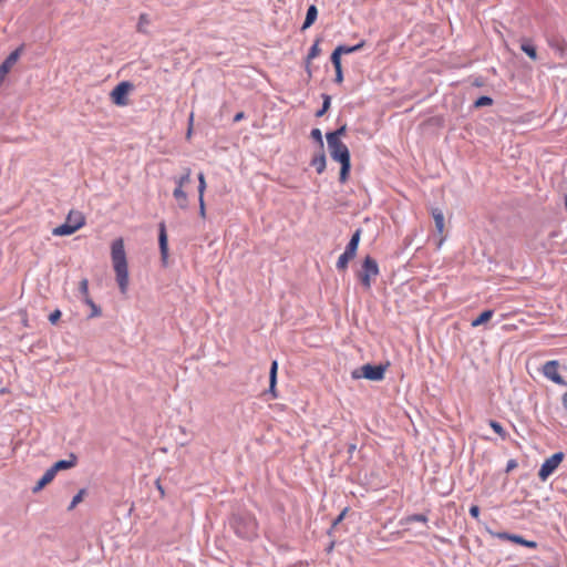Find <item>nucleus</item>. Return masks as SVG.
<instances>
[{
	"mask_svg": "<svg viewBox=\"0 0 567 567\" xmlns=\"http://www.w3.org/2000/svg\"><path fill=\"white\" fill-rule=\"evenodd\" d=\"M516 466H517L516 461L511 460V461L507 463L506 472L512 471V470H513V468H515Z\"/></svg>",
	"mask_w": 567,
	"mask_h": 567,
	"instance_id": "nucleus-43",
	"label": "nucleus"
},
{
	"mask_svg": "<svg viewBox=\"0 0 567 567\" xmlns=\"http://www.w3.org/2000/svg\"><path fill=\"white\" fill-rule=\"evenodd\" d=\"M7 0H0V4H3Z\"/></svg>",
	"mask_w": 567,
	"mask_h": 567,
	"instance_id": "nucleus-48",
	"label": "nucleus"
},
{
	"mask_svg": "<svg viewBox=\"0 0 567 567\" xmlns=\"http://www.w3.org/2000/svg\"><path fill=\"white\" fill-rule=\"evenodd\" d=\"M245 117L244 112H239L234 116V122H239Z\"/></svg>",
	"mask_w": 567,
	"mask_h": 567,
	"instance_id": "nucleus-46",
	"label": "nucleus"
},
{
	"mask_svg": "<svg viewBox=\"0 0 567 567\" xmlns=\"http://www.w3.org/2000/svg\"><path fill=\"white\" fill-rule=\"evenodd\" d=\"M330 150V155L333 161L339 162L341 164L340 169V182L344 184L348 181L351 161H350V152L347 145L342 142H332L327 141Z\"/></svg>",
	"mask_w": 567,
	"mask_h": 567,
	"instance_id": "nucleus-2",
	"label": "nucleus"
},
{
	"mask_svg": "<svg viewBox=\"0 0 567 567\" xmlns=\"http://www.w3.org/2000/svg\"><path fill=\"white\" fill-rule=\"evenodd\" d=\"M320 51L319 40H317L308 52L307 62L309 63L312 59L317 58L320 54Z\"/></svg>",
	"mask_w": 567,
	"mask_h": 567,
	"instance_id": "nucleus-28",
	"label": "nucleus"
},
{
	"mask_svg": "<svg viewBox=\"0 0 567 567\" xmlns=\"http://www.w3.org/2000/svg\"><path fill=\"white\" fill-rule=\"evenodd\" d=\"M346 130H347V127H346V125H343L334 132L327 133V135H326L327 141L341 142L340 137L342 135H344Z\"/></svg>",
	"mask_w": 567,
	"mask_h": 567,
	"instance_id": "nucleus-24",
	"label": "nucleus"
},
{
	"mask_svg": "<svg viewBox=\"0 0 567 567\" xmlns=\"http://www.w3.org/2000/svg\"><path fill=\"white\" fill-rule=\"evenodd\" d=\"M198 204H199V216L205 219L206 218V205L205 199L203 197H198Z\"/></svg>",
	"mask_w": 567,
	"mask_h": 567,
	"instance_id": "nucleus-38",
	"label": "nucleus"
},
{
	"mask_svg": "<svg viewBox=\"0 0 567 567\" xmlns=\"http://www.w3.org/2000/svg\"><path fill=\"white\" fill-rule=\"evenodd\" d=\"M85 225V217L81 212L71 210L68 214L66 220L64 224L55 227L52 230L54 236H69L74 234L76 230L82 228Z\"/></svg>",
	"mask_w": 567,
	"mask_h": 567,
	"instance_id": "nucleus-3",
	"label": "nucleus"
},
{
	"mask_svg": "<svg viewBox=\"0 0 567 567\" xmlns=\"http://www.w3.org/2000/svg\"><path fill=\"white\" fill-rule=\"evenodd\" d=\"M361 236V229H357L355 233L352 235L350 241L348 243L344 252L352 256L353 258L357 255L359 241Z\"/></svg>",
	"mask_w": 567,
	"mask_h": 567,
	"instance_id": "nucleus-14",
	"label": "nucleus"
},
{
	"mask_svg": "<svg viewBox=\"0 0 567 567\" xmlns=\"http://www.w3.org/2000/svg\"><path fill=\"white\" fill-rule=\"evenodd\" d=\"M559 363L556 360L547 361L543 365L544 375L556 384H565L563 377L559 374Z\"/></svg>",
	"mask_w": 567,
	"mask_h": 567,
	"instance_id": "nucleus-9",
	"label": "nucleus"
},
{
	"mask_svg": "<svg viewBox=\"0 0 567 567\" xmlns=\"http://www.w3.org/2000/svg\"><path fill=\"white\" fill-rule=\"evenodd\" d=\"M150 22L147 14L143 13L140 16L137 30L140 32H144V27L147 25Z\"/></svg>",
	"mask_w": 567,
	"mask_h": 567,
	"instance_id": "nucleus-37",
	"label": "nucleus"
},
{
	"mask_svg": "<svg viewBox=\"0 0 567 567\" xmlns=\"http://www.w3.org/2000/svg\"><path fill=\"white\" fill-rule=\"evenodd\" d=\"M311 137L319 144L320 148H323L322 134L319 128H313L311 131Z\"/></svg>",
	"mask_w": 567,
	"mask_h": 567,
	"instance_id": "nucleus-34",
	"label": "nucleus"
},
{
	"mask_svg": "<svg viewBox=\"0 0 567 567\" xmlns=\"http://www.w3.org/2000/svg\"><path fill=\"white\" fill-rule=\"evenodd\" d=\"M111 259L115 279L122 295H126L130 285L128 264L123 238L115 239L111 245Z\"/></svg>",
	"mask_w": 567,
	"mask_h": 567,
	"instance_id": "nucleus-1",
	"label": "nucleus"
},
{
	"mask_svg": "<svg viewBox=\"0 0 567 567\" xmlns=\"http://www.w3.org/2000/svg\"><path fill=\"white\" fill-rule=\"evenodd\" d=\"M19 56L20 49H17L8 55V58L1 63L0 68L9 73L12 66L17 63Z\"/></svg>",
	"mask_w": 567,
	"mask_h": 567,
	"instance_id": "nucleus-18",
	"label": "nucleus"
},
{
	"mask_svg": "<svg viewBox=\"0 0 567 567\" xmlns=\"http://www.w3.org/2000/svg\"><path fill=\"white\" fill-rule=\"evenodd\" d=\"M61 318V311L59 309L54 310L50 316H49V321L52 323V324H55Z\"/></svg>",
	"mask_w": 567,
	"mask_h": 567,
	"instance_id": "nucleus-40",
	"label": "nucleus"
},
{
	"mask_svg": "<svg viewBox=\"0 0 567 567\" xmlns=\"http://www.w3.org/2000/svg\"><path fill=\"white\" fill-rule=\"evenodd\" d=\"M255 527H256V523L252 522V530H251V534H255Z\"/></svg>",
	"mask_w": 567,
	"mask_h": 567,
	"instance_id": "nucleus-47",
	"label": "nucleus"
},
{
	"mask_svg": "<svg viewBox=\"0 0 567 567\" xmlns=\"http://www.w3.org/2000/svg\"><path fill=\"white\" fill-rule=\"evenodd\" d=\"M311 166H313L318 174H322L326 169V156L324 153L321 151L320 154L315 156L311 159Z\"/></svg>",
	"mask_w": 567,
	"mask_h": 567,
	"instance_id": "nucleus-20",
	"label": "nucleus"
},
{
	"mask_svg": "<svg viewBox=\"0 0 567 567\" xmlns=\"http://www.w3.org/2000/svg\"><path fill=\"white\" fill-rule=\"evenodd\" d=\"M85 491L84 489H81L72 499L70 506H69V511H72L79 503L82 502L83 499V495H84Z\"/></svg>",
	"mask_w": 567,
	"mask_h": 567,
	"instance_id": "nucleus-35",
	"label": "nucleus"
},
{
	"mask_svg": "<svg viewBox=\"0 0 567 567\" xmlns=\"http://www.w3.org/2000/svg\"><path fill=\"white\" fill-rule=\"evenodd\" d=\"M156 487H157V489H158V492H159L161 496H162V497H164V496H165V492H164V488H163V486H162V484H161L159 480H157V481H156Z\"/></svg>",
	"mask_w": 567,
	"mask_h": 567,
	"instance_id": "nucleus-44",
	"label": "nucleus"
},
{
	"mask_svg": "<svg viewBox=\"0 0 567 567\" xmlns=\"http://www.w3.org/2000/svg\"><path fill=\"white\" fill-rule=\"evenodd\" d=\"M379 275V266L377 261L367 256L362 264V269L358 274L359 280L365 289H370L372 285V279H374Z\"/></svg>",
	"mask_w": 567,
	"mask_h": 567,
	"instance_id": "nucleus-5",
	"label": "nucleus"
},
{
	"mask_svg": "<svg viewBox=\"0 0 567 567\" xmlns=\"http://www.w3.org/2000/svg\"><path fill=\"white\" fill-rule=\"evenodd\" d=\"M78 464V456L74 453H71L66 460H60L55 462L51 470H53L54 474L56 475L58 472L70 470Z\"/></svg>",
	"mask_w": 567,
	"mask_h": 567,
	"instance_id": "nucleus-11",
	"label": "nucleus"
},
{
	"mask_svg": "<svg viewBox=\"0 0 567 567\" xmlns=\"http://www.w3.org/2000/svg\"><path fill=\"white\" fill-rule=\"evenodd\" d=\"M84 302L92 309L91 317H99L101 315V309L94 303L92 298H86Z\"/></svg>",
	"mask_w": 567,
	"mask_h": 567,
	"instance_id": "nucleus-33",
	"label": "nucleus"
},
{
	"mask_svg": "<svg viewBox=\"0 0 567 567\" xmlns=\"http://www.w3.org/2000/svg\"><path fill=\"white\" fill-rule=\"evenodd\" d=\"M496 537L499 538V539H503V540H509L512 543L522 545V546L530 548V549H536L537 548V543L536 542L527 540V539L523 538L519 535L509 534V533H505L504 532V533L496 534Z\"/></svg>",
	"mask_w": 567,
	"mask_h": 567,
	"instance_id": "nucleus-10",
	"label": "nucleus"
},
{
	"mask_svg": "<svg viewBox=\"0 0 567 567\" xmlns=\"http://www.w3.org/2000/svg\"><path fill=\"white\" fill-rule=\"evenodd\" d=\"M79 290L83 297V301L86 300V298H91L89 293V280L86 278H83L79 284Z\"/></svg>",
	"mask_w": 567,
	"mask_h": 567,
	"instance_id": "nucleus-27",
	"label": "nucleus"
},
{
	"mask_svg": "<svg viewBox=\"0 0 567 567\" xmlns=\"http://www.w3.org/2000/svg\"><path fill=\"white\" fill-rule=\"evenodd\" d=\"M364 45V42H360L353 47H347V45H338L334 51H339V54H348V53H352V52H355V51H359L360 49H362Z\"/></svg>",
	"mask_w": 567,
	"mask_h": 567,
	"instance_id": "nucleus-23",
	"label": "nucleus"
},
{
	"mask_svg": "<svg viewBox=\"0 0 567 567\" xmlns=\"http://www.w3.org/2000/svg\"><path fill=\"white\" fill-rule=\"evenodd\" d=\"M7 74H8V72L0 68V85L4 81Z\"/></svg>",
	"mask_w": 567,
	"mask_h": 567,
	"instance_id": "nucleus-45",
	"label": "nucleus"
},
{
	"mask_svg": "<svg viewBox=\"0 0 567 567\" xmlns=\"http://www.w3.org/2000/svg\"><path fill=\"white\" fill-rule=\"evenodd\" d=\"M198 197H203L206 190V179L204 173L198 174Z\"/></svg>",
	"mask_w": 567,
	"mask_h": 567,
	"instance_id": "nucleus-30",
	"label": "nucleus"
},
{
	"mask_svg": "<svg viewBox=\"0 0 567 567\" xmlns=\"http://www.w3.org/2000/svg\"><path fill=\"white\" fill-rule=\"evenodd\" d=\"M470 514L473 518L478 519L480 517V507L477 505H473L470 508Z\"/></svg>",
	"mask_w": 567,
	"mask_h": 567,
	"instance_id": "nucleus-41",
	"label": "nucleus"
},
{
	"mask_svg": "<svg viewBox=\"0 0 567 567\" xmlns=\"http://www.w3.org/2000/svg\"><path fill=\"white\" fill-rule=\"evenodd\" d=\"M548 45L559 54V56H564L567 43L566 41L559 37V35H553L547 40Z\"/></svg>",
	"mask_w": 567,
	"mask_h": 567,
	"instance_id": "nucleus-12",
	"label": "nucleus"
},
{
	"mask_svg": "<svg viewBox=\"0 0 567 567\" xmlns=\"http://www.w3.org/2000/svg\"><path fill=\"white\" fill-rule=\"evenodd\" d=\"M331 62L334 66V70H342L341 66V55L339 54V51H333L331 54Z\"/></svg>",
	"mask_w": 567,
	"mask_h": 567,
	"instance_id": "nucleus-32",
	"label": "nucleus"
},
{
	"mask_svg": "<svg viewBox=\"0 0 567 567\" xmlns=\"http://www.w3.org/2000/svg\"><path fill=\"white\" fill-rule=\"evenodd\" d=\"M352 259H353L352 256H350V255H348L346 252L341 254L339 259H338V261H337V268L339 270H346L348 268L349 261L352 260Z\"/></svg>",
	"mask_w": 567,
	"mask_h": 567,
	"instance_id": "nucleus-25",
	"label": "nucleus"
},
{
	"mask_svg": "<svg viewBox=\"0 0 567 567\" xmlns=\"http://www.w3.org/2000/svg\"><path fill=\"white\" fill-rule=\"evenodd\" d=\"M412 522L426 523L427 517L423 514H414V515L406 517V523H412Z\"/></svg>",
	"mask_w": 567,
	"mask_h": 567,
	"instance_id": "nucleus-36",
	"label": "nucleus"
},
{
	"mask_svg": "<svg viewBox=\"0 0 567 567\" xmlns=\"http://www.w3.org/2000/svg\"><path fill=\"white\" fill-rule=\"evenodd\" d=\"M489 426L497 433L503 440L507 437V432L504 430L501 423L497 421H489Z\"/></svg>",
	"mask_w": 567,
	"mask_h": 567,
	"instance_id": "nucleus-26",
	"label": "nucleus"
},
{
	"mask_svg": "<svg viewBox=\"0 0 567 567\" xmlns=\"http://www.w3.org/2000/svg\"><path fill=\"white\" fill-rule=\"evenodd\" d=\"M331 62L334 66V70H342L341 66V55L339 54V51H333L331 54Z\"/></svg>",
	"mask_w": 567,
	"mask_h": 567,
	"instance_id": "nucleus-31",
	"label": "nucleus"
},
{
	"mask_svg": "<svg viewBox=\"0 0 567 567\" xmlns=\"http://www.w3.org/2000/svg\"><path fill=\"white\" fill-rule=\"evenodd\" d=\"M55 477V474L53 472V470L48 468L45 471V473L42 475V477L38 481L37 485L33 487V492L34 493H38L40 492L42 488H44V486H47L48 484H50Z\"/></svg>",
	"mask_w": 567,
	"mask_h": 567,
	"instance_id": "nucleus-15",
	"label": "nucleus"
},
{
	"mask_svg": "<svg viewBox=\"0 0 567 567\" xmlns=\"http://www.w3.org/2000/svg\"><path fill=\"white\" fill-rule=\"evenodd\" d=\"M158 240H159L161 255H162V258L165 260L167 258V254H168V246H167V235H166V229H165L164 224H161Z\"/></svg>",
	"mask_w": 567,
	"mask_h": 567,
	"instance_id": "nucleus-17",
	"label": "nucleus"
},
{
	"mask_svg": "<svg viewBox=\"0 0 567 567\" xmlns=\"http://www.w3.org/2000/svg\"><path fill=\"white\" fill-rule=\"evenodd\" d=\"M334 81L337 83H342L343 81V73H342V70H336V78H334Z\"/></svg>",
	"mask_w": 567,
	"mask_h": 567,
	"instance_id": "nucleus-42",
	"label": "nucleus"
},
{
	"mask_svg": "<svg viewBox=\"0 0 567 567\" xmlns=\"http://www.w3.org/2000/svg\"><path fill=\"white\" fill-rule=\"evenodd\" d=\"M192 181V171L190 168H184V173L181 176L174 177V183L176 185L173 196L181 209H187L188 207V197L184 190V187L187 186Z\"/></svg>",
	"mask_w": 567,
	"mask_h": 567,
	"instance_id": "nucleus-4",
	"label": "nucleus"
},
{
	"mask_svg": "<svg viewBox=\"0 0 567 567\" xmlns=\"http://www.w3.org/2000/svg\"><path fill=\"white\" fill-rule=\"evenodd\" d=\"M133 90V84L128 81L118 83L110 93L111 101L117 106L128 104V94Z\"/></svg>",
	"mask_w": 567,
	"mask_h": 567,
	"instance_id": "nucleus-7",
	"label": "nucleus"
},
{
	"mask_svg": "<svg viewBox=\"0 0 567 567\" xmlns=\"http://www.w3.org/2000/svg\"><path fill=\"white\" fill-rule=\"evenodd\" d=\"M277 371H278V362L272 361L269 372V392L272 398H277L276 384H277Z\"/></svg>",
	"mask_w": 567,
	"mask_h": 567,
	"instance_id": "nucleus-16",
	"label": "nucleus"
},
{
	"mask_svg": "<svg viewBox=\"0 0 567 567\" xmlns=\"http://www.w3.org/2000/svg\"><path fill=\"white\" fill-rule=\"evenodd\" d=\"M432 216L435 223L436 230L442 234L444 231V216L440 209H434Z\"/></svg>",
	"mask_w": 567,
	"mask_h": 567,
	"instance_id": "nucleus-22",
	"label": "nucleus"
},
{
	"mask_svg": "<svg viewBox=\"0 0 567 567\" xmlns=\"http://www.w3.org/2000/svg\"><path fill=\"white\" fill-rule=\"evenodd\" d=\"M520 50L526 53L533 61L538 59L536 47L530 39L524 38L520 41Z\"/></svg>",
	"mask_w": 567,
	"mask_h": 567,
	"instance_id": "nucleus-13",
	"label": "nucleus"
},
{
	"mask_svg": "<svg viewBox=\"0 0 567 567\" xmlns=\"http://www.w3.org/2000/svg\"><path fill=\"white\" fill-rule=\"evenodd\" d=\"M317 16H318V10H317V7L316 6H310L308 8V11H307V16H306V19H305V22L302 24V30H306L308 29L310 25H312L317 19Z\"/></svg>",
	"mask_w": 567,
	"mask_h": 567,
	"instance_id": "nucleus-19",
	"label": "nucleus"
},
{
	"mask_svg": "<svg viewBox=\"0 0 567 567\" xmlns=\"http://www.w3.org/2000/svg\"><path fill=\"white\" fill-rule=\"evenodd\" d=\"M564 457L565 454L563 452H557L546 458L538 472L539 480L545 482L557 470Z\"/></svg>",
	"mask_w": 567,
	"mask_h": 567,
	"instance_id": "nucleus-8",
	"label": "nucleus"
},
{
	"mask_svg": "<svg viewBox=\"0 0 567 567\" xmlns=\"http://www.w3.org/2000/svg\"><path fill=\"white\" fill-rule=\"evenodd\" d=\"M331 97L327 94H323V103L322 107L316 113V116H322L330 107Z\"/></svg>",
	"mask_w": 567,
	"mask_h": 567,
	"instance_id": "nucleus-29",
	"label": "nucleus"
},
{
	"mask_svg": "<svg viewBox=\"0 0 567 567\" xmlns=\"http://www.w3.org/2000/svg\"><path fill=\"white\" fill-rule=\"evenodd\" d=\"M492 99L488 97V96H481L476 102H475V105L476 106H484V105H491L492 104Z\"/></svg>",
	"mask_w": 567,
	"mask_h": 567,
	"instance_id": "nucleus-39",
	"label": "nucleus"
},
{
	"mask_svg": "<svg viewBox=\"0 0 567 567\" xmlns=\"http://www.w3.org/2000/svg\"><path fill=\"white\" fill-rule=\"evenodd\" d=\"M385 373V367L379 364V365H372V364H364L361 367L360 372L353 371L352 378L359 379L364 378L371 381H381L384 378Z\"/></svg>",
	"mask_w": 567,
	"mask_h": 567,
	"instance_id": "nucleus-6",
	"label": "nucleus"
},
{
	"mask_svg": "<svg viewBox=\"0 0 567 567\" xmlns=\"http://www.w3.org/2000/svg\"><path fill=\"white\" fill-rule=\"evenodd\" d=\"M494 315V311L488 309V310H485L483 311L476 319H474L471 323V326L473 328H476L485 322H487L488 320H491V318L493 317Z\"/></svg>",
	"mask_w": 567,
	"mask_h": 567,
	"instance_id": "nucleus-21",
	"label": "nucleus"
}]
</instances>
